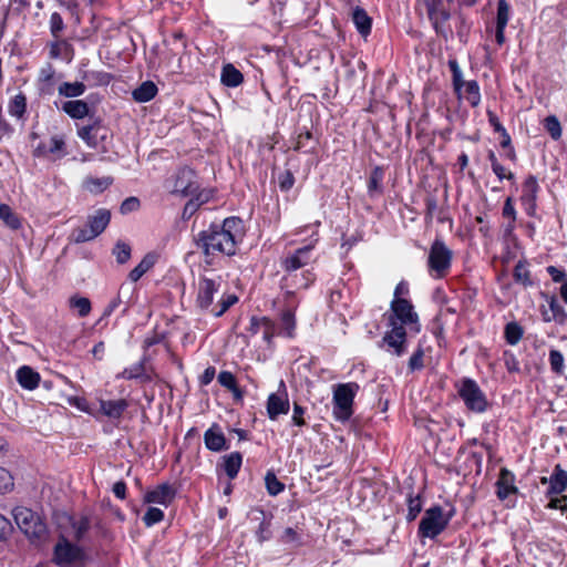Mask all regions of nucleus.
<instances>
[{
	"label": "nucleus",
	"instance_id": "nucleus-3",
	"mask_svg": "<svg viewBox=\"0 0 567 567\" xmlns=\"http://www.w3.org/2000/svg\"><path fill=\"white\" fill-rule=\"evenodd\" d=\"M453 2L454 0H419L420 10L425 12L436 34L445 40L453 35V29L449 23Z\"/></svg>",
	"mask_w": 567,
	"mask_h": 567
},
{
	"label": "nucleus",
	"instance_id": "nucleus-16",
	"mask_svg": "<svg viewBox=\"0 0 567 567\" xmlns=\"http://www.w3.org/2000/svg\"><path fill=\"white\" fill-rule=\"evenodd\" d=\"M511 17V7L506 0H498L496 13L495 39L498 45L505 43V28Z\"/></svg>",
	"mask_w": 567,
	"mask_h": 567
},
{
	"label": "nucleus",
	"instance_id": "nucleus-21",
	"mask_svg": "<svg viewBox=\"0 0 567 567\" xmlns=\"http://www.w3.org/2000/svg\"><path fill=\"white\" fill-rule=\"evenodd\" d=\"M567 488V472L557 464L554 468L551 476L549 477V489L548 494H561Z\"/></svg>",
	"mask_w": 567,
	"mask_h": 567
},
{
	"label": "nucleus",
	"instance_id": "nucleus-23",
	"mask_svg": "<svg viewBox=\"0 0 567 567\" xmlns=\"http://www.w3.org/2000/svg\"><path fill=\"white\" fill-rule=\"evenodd\" d=\"M204 441L206 447L210 451L218 452L225 449L226 439L216 425L205 432Z\"/></svg>",
	"mask_w": 567,
	"mask_h": 567
},
{
	"label": "nucleus",
	"instance_id": "nucleus-18",
	"mask_svg": "<svg viewBox=\"0 0 567 567\" xmlns=\"http://www.w3.org/2000/svg\"><path fill=\"white\" fill-rule=\"evenodd\" d=\"M175 497V489L169 484H162L145 495L146 503H156L167 506Z\"/></svg>",
	"mask_w": 567,
	"mask_h": 567
},
{
	"label": "nucleus",
	"instance_id": "nucleus-6",
	"mask_svg": "<svg viewBox=\"0 0 567 567\" xmlns=\"http://www.w3.org/2000/svg\"><path fill=\"white\" fill-rule=\"evenodd\" d=\"M110 219V210L104 208L97 209L93 215L87 217V223L84 227L76 228L72 231V240L80 244L94 239L104 231Z\"/></svg>",
	"mask_w": 567,
	"mask_h": 567
},
{
	"label": "nucleus",
	"instance_id": "nucleus-35",
	"mask_svg": "<svg viewBox=\"0 0 567 567\" xmlns=\"http://www.w3.org/2000/svg\"><path fill=\"white\" fill-rule=\"evenodd\" d=\"M281 328H282L284 333L288 338H292L295 336L296 319H295V311L292 309L288 308L282 311Z\"/></svg>",
	"mask_w": 567,
	"mask_h": 567
},
{
	"label": "nucleus",
	"instance_id": "nucleus-7",
	"mask_svg": "<svg viewBox=\"0 0 567 567\" xmlns=\"http://www.w3.org/2000/svg\"><path fill=\"white\" fill-rule=\"evenodd\" d=\"M164 186L168 193L183 197L194 195L199 189L195 172L187 167L178 169L167 178Z\"/></svg>",
	"mask_w": 567,
	"mask_h": 567
},
{
	"label": "nucleus",
	"instance_id": "nucleus-27",
	"mask_svg": "<svg viewBox=\"0 0 567 567\" xmlns=\"http://www.w3.org/2000/svg\"><path fill=\"white\" fill-rule=\"evenodd\" d=\"M220 80L226 86L235 87L243 82L244 78L233 64H226L223 68Z\"/></svg>",
	"mask_w": 567,
	"mask_h": 567
},
{
	"label": "nucleus",
	"instance_id": "nucleus-53",
	"mask_svg": "<svg viewBox=\"0 0 567 567\" xmlns=\"http://www.w3.org/2000/svg\"><path fill=\"white\" fill-rule=\"evenodd\" d=\"M140 199L137 197H128L126 198L122 204H121V207H120V210L122 214H128V213H132V212H135L140 208Z\"/></svg>",
	"mask_w": 567,
	"mask_h": 567
},
{
	"label": "nucleus",
	"instance_id": "nucleus-22",
	"mask_svg": "<svg viewBox=\"0 0 567 567\" xmlns=\"http://www.w3.org/2000/svg\"><path fill=\"white\" fill-rule=\"evenodd\" d=\"M17 380L22 388L34 390L39 385L40 374L32 368L23 365L17 371Z\"/></svg>",
	"mask_w": 567,
	"mask_h": 567
},
{
	"label": "nucleus",
	"instance_id": "nucleus-33",
	"mask_svg": "<svg viewBox=\"0 0 567 567\" xmlns=\"http://www.w3.org/2000/svg\"><path fill=\"white\" fill-rule=\"evenodd\" d=\"M155 264V257L153 255H146L140 264L133 268L128 278L132 281H137L145 272H147Z\"/></svg>",
	"mask_w": 567,
	"mask_h": 567
},
{
	"label": "nucleus",
	"instance_id": "nucleus-20",
	"mask_svg": "<svg viewBox=\"0 0 567 567\" xmlns=\"http://www.w3.org/2000/svg\"><path fill=\"white\" fill-rule=\"evenodd\" d=\"M496 486L497 497L502 501L507 498L511 494L517 493V487L514 485V476L506 468H502Z\"/></svg>",
	"mask_w": 567,
	"mask_h": 567
},
{
	"label": "nucleus",
	"instance_id": "nucleus-14",
	"mask_svg": "<svg viewBox=\"0 0 567 567\" xmlns=\"http://www.w3.org/2000/svg\"><path fill=\"white\" fill-rule=\"evenodd\" d=\"M220 287L219 279L200 278L198 282L197 305L200 309H208L213 303L214 296Z\"/></svg>",
	"mask_w": 567,
	"mask_h": 567
},
{
	"label": "nucleus",
	"instance_id": "nucleus-24",
	"mask_svg": "<svg viewBox=\"0 0 567 567\" xmlns=\"http://www.w3.org/2000/svg\"><path fill=\"white\" fill-rule=\"evenodd\" d=\"M62 110L72 118L81 120L89 114V105L82 100L66 101L62 105Z\"/></svg>",
	"mask_w": 567,
	"mask_h": 567
},
{
	"label": "nucleus",
	"instance_id": "nucleus-11",
	"mask_svg": "<svg viewBox=\"0 0 567 567\" xmlns=\"http://www.w3.org/2000/svg\"><path fill=\"white\" fill-rule=\"evenodd\" d=\"M450 516L445 517L440 506H433L425 511L419 525V534L422 537L434 538L447 526Z\"/></svg>",
	"mask_w": 567,
	"mask_h": 567
},
{
	"label": "nucleus",
	"instance_id": "nucleus-5",
	"mask_svg": "<svg viewBox=\"0 0 567 567\" xmlns=\"http://www.w3.org/2000/svg\"><path fill=\"white\" fill-rule=\"evenodd\" d=\"M13 517L20 530L30 540H41L45 536V524L31 509L27 507H16L13 509Z\"/></svg>",
	"mask_w": 567,
	"mask_h": 567
},
{
	"label": "nucleus",
	"instance_id": "nucleus-50",
	"mask_svg": "<svg viewBox=\"0 0 567 567\" xmlns=\"http://www.w3.org/2000/svg\"><path fill=\"white\" fill-rule=\"evenodd\" d=\"M423 357L424 351L421 347H419L409 360L410 371L421 370L424 367Z\"/></svg>",
	"mask_w": 567,
	"mask_h": 567
},
{
	"label": "nucleus",
	"instance_id": "nucleus-39",
	"mask_svg": "<svg viewBox=\"0 0 567 567\" xmlns=\"http://www.w3.org/2000/svg\"><path fill=\"white\" fill-rule=\"evenodd\" d=\"M538 192V183L536 177L528 176L523 185V200L528 203H534L536 199V194Z\"/></svg>",
	"mask_w": 567,
	"mask_h": 567
},
{
	"label": "nucleus",
	"instance_id": "nucleus-64",
	"mask_svg": "<svg viewBox=\"0 0 567 567\" xmlns=\"http://www.w3.org/2000/svg\"><path fill=\"white\" fill-rule=\"evenodd\" d=\"M302 414H303V409L299 404L295 403L292 422L298 426L305 425V420L302 417Z\"/></svg>",
	"mask_w": 567,
	"mask_h": 567
},
{
	"label": "nucleus",
	"instance_id": "nucleus-12",
	"mask_svg": "<svg viewBox=\"0 0 567 567\" xmlns=\"http://www.w3.org/2000/svg\"><path fill=\"white\" fill-rule=\"evenodd\" d=\"M313 245H307L296 249L281 259V267L287 274H292L298 269L309 265L312 260Z\"/></svg>",
	"mask_w": 567,
	"mask_h": 567
},
{
	"label": "nucleus",
	"instance_id": "nucleus-25",
	"mask_svg": "<svg viewBox=\"0 0 567 567\" xmlns=\"http://www.w3.org/2000/svg\"><path fill=\"white\" fill-rule=\"evenodd\" d=\"M352 20L361 35L367 37L370 33L372 21L362 8L357 7L353 10Z\"/></svg>",
	"mask_w": 567,
	"mask_h": 567
},
{
	"label": "nucleus",
	"instance_id": "nucleus-34",
	"mask_svg": "<svg viewBox=\"0 0 567 567\" xmlns=\"http://www.w3.org/2000/svg\"><path fill=\"white\" fill-rule=\"evenodd\" d=\"M27 109V99L22 93L17 94L8 105L10 115L21 118Z\"/></svg>",
	"mask_w": 567,
	"mask_h": 567
},
{
	"label": "nucleus",
	"instance_id": "nucleus-63",
	"mask_svg": "<svg viewBox=\"0 0 567 567\" xmlns=\"http://www.w3.org/2000/svg\"><path fill=\"white\" fill-rule=\"evenodd\" d=\"M488 122L493 126L495 132L499 134H505V127L501 124L498 117L493 112H488Z\"/></svg>",
	"mask_w": 567,
	"mask_h": 567
},
{
	"label": "nucleus",
	"instance_id": "nucleus-52",
	"mask_svg": "<svg viewBox=\"0 0 567 567\" xmlns=\"http://www.w3.org/2000/svg\"><path fill=\"white\" fill-rule=\"evenodd\" d=\"M13 487L12 475L3 467H0V493L10 491Z\"/></svg>",
	"mask_w": 567,
	"mask_h": 567
},
{
	"label": "nucleus",
	"instance_id": "nucleus-60",
	"mask_svg": "<svg viewBox=\"0 0 567 567\" xmlns=\"http://www.w3.org/2000/svg\"><path fill=\"white\" fill-rule=\"evenodd\" d=\"M50 23H51V30H52L53 34H56L58 32H60L63 29V20L61 18V16L56 12H54L51 16Z\"/></svg>",
	"mask_w": 567,
	"mask_h": 567
},
{
	"label": "nucleus",
	"instance_id": "nucleus-9",
	"mask_svg": "<svg viewBox=\"0 0 567 567\" xmlns=\"http://www.w3.org/2000/svg\"><path fill=\"white\" fill-rule=\"evenodd\" d=\"M457 392L468 410L477 413L486 410L488 404L486 395L474 380L467 378L461 380Z\"/></svg>",
	"mask_w": 567,
	"mask_h": 567
},
{
	"label": "nucleus",
	"instance_id": "nucleus-26",
	"mask_svg": "<svg viewBox=\"0 0 567 567\" xmlns=\"http://www.w3.org/2000/svg\"><path fill=\"white\" fill-rule=\"evenodd\" d=\"M112 183V177L89 176L83 181V187L92 194H100L104 192Z\"/></svg>",
	"mask_w": 567,
	"mask_h": 567
},
{
	"label": "nucleus",
	"instance_id": "nucleus-17",
	"mask_svg": "<svg viewBox=\"0 0 567 567\" xmlns=\"http://www.w3.org/2000/svg\"><path fill=\"white\" fill-rule=\"evenodd\" d=\"M100 412L109 419H120L127 409L128 403L125 399L118 400H99Z\"/></svg>",
	"mask_w": 567,
	"mask_h": 567
},
{
	"label": "nucleus",
	"instance_id": "nucleus-30",
	"mask_svg": "<svg viewBox=\"0 0 567 567\" xmlns=\"http://www.w3.org/2000/svg\"><path fill=\"white\" fill-rule=\"evenodd\" d=\"M0 219L12 230L21 227L20 217L6 204L0 205Z\"/></svg>",
	"mask_w": 567,
	"mask_h": 567
},
{
	"label": "nucleus",
	"instance_id": "nucleus-19",
	"mask_svg": "<svg viewBox=\"0 0 567 567\" xmlns=\"http://www.w3.org/2000/svg\"><path fill=\"white\" fill-rule=\"evenodd\" d=\"M69 522L73 529L74 540L80 542L84 538L93 520L90 514L81 513L79 515L69 517Z\"/></svg>",
	"mask_w": 567,
	"mask_h": 567
},
{
	"label": "nucleus",
	"instance_id": "nucleus-62",
	"mask_svg": "<svg viewBox=\"0 0 567 567\" xmlns=\"http://www.w3.org/2000/svg\"><path fill=\"white\" fill-rule=\"evenodd\" d=\"M11 523L0 514V539H4L11 532Z\"/></svg>",
	"mask_w": 567,
	"mask_h": 567
},
{
	"label": "nucleus",
	"instance_id": "nucleus-51",
	"mask_svg": "<svg viewBox=\"0 0 567 567\" xmlns=\"http://www.w3.org/2000/svg\"><path fill=\"white\" fill-rule=\"evenodd\" d=\"M549 361H550V367H551L553 371H555L557 373L563 372L564 357L559 351L551 350L549 353Z\"/></svg>",
	"mask_w": 567,
	"mask_h": 567
},
{
	"label": "nucleus",
	"instance_id": "nucleus-38",
	"mask_svg": "<svg viewBox=\"0 0 567 567\" xmlns=\"http://www.w3.org/2000/svg\"><path fill=\"white\" fill-rule=\"evenodd\" d=\"M69 303L72 309L78 311L80 317H86L91 312V301L85 297L72 296Z\"/></svg>",
	"mask_w": 567,
	"mask_h": 567
},
{
	"label": "nucleus",
	"instance_id": "nucleus-28",
	"mask_svg": "<svg viewBox=\"0 0 567 567\" xmlns=\"http://www.w3.org/2000/svg\"><path fill=\"white\" fill-rule=\"evenodd\" d=\"M156 85L151 81H146L133 91V97L137 102H148L156 95Z\"/></svg>",
	"mask_w": 567,
	"mask_h": 567
},
{
	"label": "nucleus",
	"instance_id": "nucleus-59",
	"mask_svg": "<svg viewBox=\"0 0 567 567\" xmlns=\"http://www.w3.org/2000/svg\"><path fill=\"white\" fill-rule=\"evenodd\" d=\"M198 208V203L190 198L183 209V218H190L197 212Z\"/></svg>",
	"mask_w": 567,
	"mask_h": 567
},
{
	"label": "nucleus",
	"instance_id": "nucleus-48",
	"mask_svg": "<svg viewBox=\"0 0 567 567\" xmlns=\"http://www.w3.org/2000/svg\"><path fill=\"white\" fill-rule=\"evenodd\" d=\"M382 178H383L382 171L380 168H374L370 175L369 183H368V189H369L370 194L380 190Z\"/></svg>",
	"mask_w": 567,
	"mask_h": 567
},
{
	"label": "nucleus",
	"instance_id": "nucleus-15",
	"mask_svg": "<svg viewBox=\"0 0 567 567\" xmlns=\"http://www.w3.org/2000/svg\"><path fill=\"white\" fill-rule=\"evenodd\" d=\"M37 155H52L54 158L63 157L65 152V141L62 135H54L48 142H42L35 150Z\"/></svg>",
	"mask_w": 567,
	"mask_h": 567
},
{
	"label": "nucleus",
	"instance_id": "nucleus-1",
	"mask_svg": "<svg viewBox=\"0 0 567 567\" xmlns=\"http://www.w3.org/2000/svg\"><path fill=\"white\" fill-rule=\"evenodd\" d=\"M245 235L244 223L238 217L226 218L221 225H212L199 231L195 237V244L206 257L208 265L213 264L212 257L220 252L227 256L236 254L237 244Z\"/></svg>",
	"mask_w": 567,
	"mask_h": 567
},
{
	"label": "nucleus",
	"instance_id": "nucleus-49",
	"mask_svg": "<svg viewBox=\"0 0 567 567\" xmlns=\"http://www.w3.org/2000/svg\"><path fill=\"white\" fill-rule=\"evenodd\" d=\"M422 511V503L420 497H410L408 504V515L406 518L409 522H412L416 518V516Z\"/></svg>",
	"mask_w": 567,
	"mask_h": 567
},
{
	"label": "nucleus",
	"instance_id": "nucleus-41",
	"mask_svg": "<svg viewBox=\"0 0 567 567\" xmlns=\"http://www.w3.org/2000/svg\"><path fill=\"white\" fill-rule=\"evenodd\" d=\"M522 337H523V329L517 322H509L506 324L505 338L509 344L515 346L516 343L519 342Z\"/></svg>",
	"mask_w": 567,
	"mask_h": 567
},
{
	"label": "nucleus",
	"instance_id": "nucleus-29",
	"mask_svg": "<svg viewBox=\"0 0 567 567\" xmlns=\"http://www.w3.org/2000/svg\"><path fill=\"white\" fill-rule=\"evenodd\" d=\"M243 457L239 452H233L229 455L225 456L224 468L227 476L233 480L237 476L240 466H241Z\"/></svg>",
	"mask_w": 567,
	"mask_h": 567
},
{
	"label": "nucleus",
	"instance_id": "nucleus-40",
	"mask_svg": "<svg viewBox=\"0 0 567 567\" xmlns=\"http://www.w3.org/2000/svg\"><path fill=\"white\" fill-rule=\"evenodd\" d=\"M265 483L267 492L271 496H277L285 489V484L281 483L272 472H267L265 476Z\"/></svg>",
	"mask_w": 567,
	"mask_h": 567
},
{
	"label": "nucleus",
	"instance_id": "nucleus-46",
	"mask_svg": "<svg viewBox=\"0 0 567 567\" xmlns=\"http://www.w3.org/2000/svg\"><path fill=\"white\" fill-rule=\"evenodd\" d=\"M164 518V513L157 507H150L143 516V522L146 526H153Z\"/></svg>",
	"mask_w": 567,
	"mask_h": 567
},
{
	"label": "nucleus",
	"instance_id": "nucleus-44",
	"mask_svg": "<svg viewBox=\"0 0 567 567\" xmlns=\"http://www.w3.org/2000/svg\"><path fill=\"white\" fill-rule=\"evenodd\" d=\"M113 254L118 264H125L131 258V247L126 243L117 241L114 246Z\"/></svg>",
	"mask_w": 567,
	"mask_h": 567
},
{
	"label": "nucleus",
	"instance_id": "nucleus-57",
	"mask_svg": "<svg viewBox=\"0 0 567 567\" xmlns=\"http://www.w3.org/2000/svg\"><path fill=\"white\" fill-rule=\"evenodd\" d=\"M275 331H276V324L275 322H272L270 319H268V321L266 322V324L264 326L262 330H261V334H262V339L270 343L274 336H275Z\"/></svg>",
	"mask_w": 567,
	"mask_h": 567
},
{
	"label": "nucleus",
	"instance_id": "nucleus-10",
	"mask_svg": "<svg viewBox=\"0 0 567 567\" xmlns=\"http://www.w3.org/2000/svg\"><path fill=\"white\" fill-rule=\"evenodd\" d=\"M452 261V251L441 240H435L430 249L427 266L432 277L443 278Z\"/></svg>",
	"mask_w": 567,
	"mask_h": 567
},
{
	"label": "nucleus",
	"instance_id": "nucleus-43",
	"mask_svg": "<svg viewBox=\"0 0 567 567\" xmlns=\"http://www.w3.org/2000/svg\"><path fill=\"white\" fill-rule=\"evenodd\" d=\"M236 302L237 297L235 295H228L221 298V300L216 305V307L212 309V313L215 317H220Z\"/></svg>",
	"mask_w": 567,
	"mask_h": 567
},
{
	"label": "nucleus",
	"instance_id": "nucleus-13",
	"mask_svg": "<svg viewBox=\"0 0 567 567\" xmlns=\"http://www.w3.org/2000/svg\"><path fill=\"white\" fill-rule=\"evenodd\" d=\"M289 400L284 381L279 383V390L271 393L267 400V413L270 420H276L280 414L289 412Z\"/></svg>",
	"mask_w": 567,
	"mask_h": 567
},
{
	"label": "nucleus",
	"instance_id": "nucleus-32",
	"mask_svg": "<svg viewBox=\"0 0 567 567\" xmlns=\"http://www.w3.org/2000/svg\"><path fill=\"white\" fill-rule=\"evenodd\" d=\"M465 100L472 105L477 106L481 102L480 86L476 81H467L463 85L462 93Z\"/></svg>",
	"mask_w": 567,
	"mask_h": 567
},
{
	"label": "nucleus",
	"instance_id": "nucleus-47",
	"mask_svg": "<svg viewBox=\"0 0 567 567\" xmlns=\"http://www.w3.org/2000/svg\"><path fill=\"white\" fill-rule=\"evenodd\" d=\"M95 131L94 125L83 126L78 131L79 136L90 147L96 146V137L93 134Z\"/></svg>",
	"mask_w": 567,
	"mask_h": 567
},
{
	"label": "nucleus",
	"instance_id": "nucleus-42",
	"mask_svg": "<svg viewBox=\"0 0 567 567\" xmlns=\"http://www.w3.org/2000/svg\"><path fill=\"white\" fill-rule=\"evenodd\" d=\"M449 68L452 72L454 90L458 94H461L462 90H463V85L466 84L467 81L463 80L462 71L458 66V63L455 60L449 61Z\"/></svg>",
	"mask_w": 567,
	"mask_h": 567
},
{
	"label": "nucleus",
	"instance_id": "nucleus-58",
	"mask_svg": "<svg viewBox=\"0 0 567 567\" xmlns=\"http://www.w3.org/2000/svg\"><path fill=\"white\" fill-rule=\"evenodd\" d=\"M280 540L284 543V544H293V543H298L299 540V535L298 533L291 528V527H287L281 537H280Z\"/></svg>",
	"mask_w": 567,
	"mask_h": 567
},
{
	"label": "nucleus",
	"instance_id": "nucleus-56",
	"mask_svg": "<svg viewBox=\"0 0 567 567\" xmlns=\"http://www.w3.org/2000/svg\"><path fill=\"white\" fill-rule=\"evenodd\" d=\"M267 321H268V318H266V317H261V318L252 317L250 320V326H249L248 330L252 334H258L261 332V330Z\"/></svg>",
	"mask_w": 567,
	"mask_h": 567
},
{
	"label": "nucleus",
	"instance_id": "nucleus-8",
	"mask_svg": "<svg viewBox=\"0 0 567 567\" xmlns=\"http://www.w3.org/2000/svg\"><path fill=\"white\" fill-rule=\"evenodd\" d=\"M359 390L354 382L338 384L333 391V414L340 421H347L352 414L353 399Z\"/></svg>",
	"mask_w": 567,
	"mask_h": 567
},
{
	"label": "nucleus",
	"instance_id": "nucleus-2",
	"mask_svg": "<svg viewBox=\"0 0 567 567\" xmlns=\"http://www.w3.org/2000/svg\"><path fill=\"white\" fill-rule=\"evenodd\" d=\"M391 330L383 337V342L392 349V353L401 357L406 351V330L409 326L415 332L420 331L419 317L412 303L404 298H394L389 315Z\"/></svg>",
	"mask_w": 567,
	"mask_h": 567
},
{
	"label": "nucleus",
	"instance_id": "nucleus-37",
	"mask_svg": "<svg viewBox=\"0 0 567 567\" xmlns=\"http://www.w3.org/2000/svg\"><path fill=\"white\" fill-rule=\"evenodd\" d=\"M118 378L126 380L141 379L142 381L150 379L145 373L144 364L141 362L126 368L121 374H118Z\"/></svg>",
	"mask_w": 567,
	"mask_h": 567
},
{
	"label": "nucleus",
	"instance_id": "nucleus-31",
	"mask_svg": "<svg viewBox=\"0 0 567 567\" xmlns=\"http://www.w3.org/2000/svg\"><path fill=\"white\" fill-rule=\"evenodd\" d=\"M86 86L82 82H63L59 85L58 92L65 97H78L84 94Z\"/></svg>",
	"mask_w": 567,
	"mask_h": 567
},
{
	"label": "nucleus",
	"instance_id": "nucleus-61",
	"mask_svg": "<svg viewBox=\"0 0 567 567\" xmlns=\"http://www.w3.org/2000/svg\"><path fill=\"white\" fill-rule=\"evenodd\" d=\"M193 200H196L198 203V206L200 207L203 204L207 203L212 197L210 190H198L190 195Z\"/></svg>",
	"mask_w": 567,
	"mask_h": 567
},
{
	"label": "nucleus",
	"instance_id": "nucleus-55",
	"mask_svg": "<svg viewBox=\"0 0 567 567\" xmlns=\"http://www.w3.org/2000/svg\"><path fill=\"white\" fill-rule=\"evenodd\" d=\"M295 183V177L291 172L286 171L279 176V186L281 190H289Z\"/></svg>",
	"mask_w": 567,
	"mask_h": 567
},
{
	"label": "nucleus",
	"instance_id": "nucleus-36",
	"mask_svg": "<svg viewBox=\"0 0 567 567\" xmlns=\"http://www.w3.org/2000/svg\"><path fill=\"white\" fill-rule=\"evenodd\" d=\"M566 313L561 306L554 299L549 301V310L544 311L545 321H557L563 323L565 321Z\"/></svg>",
	"mask_w": 567,
	"mask_h": 567
},
{
	"label": "nucleus",
	"instance_id": "nucleus-4",
	"mask_svg": "<svg viewBox=\"0 0 567 567\" xmlns=\"http://www.w3.org/2000/svg\"><path fill=\"white\" fill-rule=\"evenodd\" d=\"M85 551L61 535L54 545L52 561L59 567H76L84 563Z\"/></svg>",
	"mask_w": 567,
	"mask_h": 567
},
{
	"label": "nucleus",
	"instance_id": "nucleus-45",
	"mask_svg": "<svg viewBox=\"0 0 567 567\" xmlns=\"http://www.w3.org/2000/svg\"><path fill=\"white\" fill-rule=\"evenodd\" d=\"M545 128L549 133L553 140L557 141L561 136V126L556 116H548L545 118Z\"/></svg>",
	"mask_w": 567,
	"mask_h": 567
},
{
	"label": "nucleus",
	"instance_id": "nucleus-54",
	"mask_svg": "<svg viewBox=\"0 0 567 567\" xmlns=\"http://www.w3.org/2000/svg\"><path fill=\"white\" fill-rule=\"evenodd\" d=\"M218 382L226 389H233L237 384L235 375L229 371H221L218 374Z\"/></svg>",
	"mask_w": 567,
	"mask_h": 567
}]
</instances>
